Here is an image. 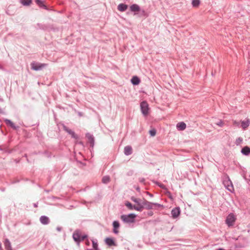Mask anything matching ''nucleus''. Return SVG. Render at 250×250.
I'll use <instances>...</instances> for the list:
<instances>
[{
  "instance_id": "obj_11",
  "label": "nucleus",
  "mask_w": 250,
  "mask_h": 250,
  "mask_svg": "<svg viewBox=\"0 0 250 250\" xmlns=\"http://www.w3.org/2000/svg\"><path fill=\"white\" fill-rule=\"evenodd\" d=\"M4 121L5 123L6 124V125L10 126L13 129L17 130V129L19 128V126L15 125V124L11 120L7 119H5L4 120Z\"/></svg>"
},
{
  "instance_id": "obj_21",
  "label": "nucleus",
  "mask_w": 250,
  "mask_h": 250,
  "mask_svg": "<svg viewBox=\"0 0 250 250\" xmlns=\"http://www.w3.org/2000/svg\"><path fill=\"white\" fill-rule=\"evenodd\" d=\"M177 128L179 130H184L186 128V124L183 122H180L177 125Z\"/></svg>"
},
{
  "instance_id": "obj_15",
  "label": "nucleus",
  "mask_w": 250,
  "mask_h": 250,
  "mask_svg": "<svg viewBox=\"0 0 250 250\" xmlns=\"http://www.w3.org/2000/svg\"><path fill=\"white\" fill-rule=\"evenodd\" d=\"M241 124V127L244 129L245 130L250 125V121L249 119H247L245 121H240Z\"/></svg>"
},
{
  "instance_id": "obj_36",
  "label": "nucleus",
  "mask_w": 250,
  "mask_h": 250,
  "mask_svg": "<svg viewBox=\"0 0 250 250\" xmlns=\"http://www.w3.org/2000/svg\"><path fill=\"white\" fill-rule=\"evenodd\" d=\"M85 244L86 245L89 246L90 245V242L88 240H87L85 242Z\"/></svg>"
},
{
  "instance_id": "obj_2",
  "label": "nucleus",
  "mask_w": 250,
  "mask_h": 250,
  "mask_svg": "<svg viewBox=\"0 0 250 250\" xmlns=\"http://www.w3.org/2000/svg\"><path fill=\"white\" fill-rule=\"evenodd\" d=\"M223 183L224 186L228 190L231 192L234 191V188L232 183L228 175H226L224 177Z\"/></svg>"
},
{
  "instance_id": "obj_26",
  "label": "nucleus",
  "mask_w": 250,
  "mask_h": 250,
  "mask_svg": "<svg viewBox=\"0 0 250 250\" xmlns=\"http://www.w3.org/2000/svg\"><path fill=\"white\" fill-rule=\"evenodd\" d=\"M125 205L130 210L135 209V206L133 205L131 203L129 202H125Z\"/></svg>"
},
{
  "instance_id": "obj_19",
  "label": "nucleus",
  "mask_w": 250,
  "mask_h": 250,
  "mask_svg": "<svg viewBox=\"0 0 250 250\" xmlns=\"http://www.w3.org/2000/svg\"><path fill=\"white\" fill-rule=\"evenodd\" d=\"M64 130L66 132H67L68 133L70 134L72 138H77V136L75 134V132L73 131H72V130L69 129L68 127H67L66 126H64Z\"/></svg>"
},
{
  "instance_id": "obj_4",
  "label": "nucleus",
  "mask_w": 250,
  "mask_h": 250,
  "mask_svg": "<svg viewBox=\"0 0 250 250\" xmlns=\"http://www.w3.org/2000/svg\"><path fill=\"white\" fill-rule=\"evenodd\" d=\"M131 200L135 203L137 206H135V210L139 211H142L143 210L144 200L142 201L140 198H137L134 196L131 197Z\"/></svg>"
},
{
  "instance_id": "obj_33",
  "label": "nucleus",
  "mask_w": 250,
  "mask_h": 250,
  "mask_svg": "<svg viewBox=\"0 0 250 250\" xmlns=\"http://www.w3.org/2000/svg\"><path fill=\"white\" fill-rule=\"evenodd\" d=\"M215 124L219 126L222 127L224 125V123L223 121L219 120L218 122L215 123Z\"/></svg>"
},
{
  "instance_id": "obj_10",
  "label": "nucleus",
  "mask_w": 250,
  "mask_h": 250,
  "mask_svg": "<svg viewBox=\"0 0 250 250\" xmlns=\"http://www.w3.org/2000/svg\"><path fill=\"white\" fill-rule=\"evenodd\" d=\"M112 225L113 227V232L115 234H118L119 232L118 229L120 228V223L117 221H114L113 222Z\"/></svg>"
},
{
  "instance_id": "obj_40",
  "label": "nucleus",
  "mask_w": 250,
  "mask_h": 250,
  "mask_svg": "<svg viewBox=\"0 0 250 250\" xmlns=\"http://www.w3.org/2000/svg\"><path fill=\"white\" fill-rule=\"evenodd\" d=\"M149 195H150V196H151V197H152V196H153V195H152V194H149Z\"/></svg>"
},
{
  "instance_id": "obj_32",
  "label": "nucleus",
  "mask_w": 250,
  "mask_h": 250,
  "mask_svg": "<svg viewBox=\"0 0 250 250\" xmlns=\"http://www.w3.org/2000/svg\"><path fill=\"white\" fill-rule=\"evenodd\" d=\"M233 125L236 127H239L240 126V122H238L235 120L232 121Z\"/></svg>"
},
{
  "instance_id": "obj_38",
  "label": "nucleus",
  "mask_w": 250,
  "mask_h": 250,
  "mask_svg": "<svg viewBox=\"0 0 250 250\" xmlns=\"http://www.w3.org/2000/svg\"><path fill=\"white\" fill-rule=\"evenodd\" d=\"M33 206L35 207V208H37L38 207V203H34L33 204Z\"/></svg>"
},
{
  "instance_id": "obj_24",
  "label": "nucleus",
  "mask_w": 250,
  "mask_h": 250,
  "mask_svg": "<svg viewBox=\"0 0 250 250\" xmlns=\"http://www.w3.org/2000/svg\"><path fill=\"white\" fill-rule=\"evenodd\" d=\"M241 152L245 155H248L250 154V148L247 146H245L242 149Z\"/></svg>"
},
{
  "instance_id": "obj_14",
  "label": "nucleus",
  "mask_w": 250,
  "mask_h": 250,
  "mask_svg": "<svg viewBox=\"0 0 250 250\" xmlns=\"http://www.w3.org/2000/svg\"><path fill=\"white\" fill-rule=\"evenodd\" d=\"M105 243L109 246H116L117 245L113 238L107 237L105 239Z\"/></svg>"
},
{
  "instance_id": "obj_1",
  "label": "nucleus",
  "mask_w": 250,
  "mask_h": 250,
  "mask_svg": "<svg viewBox=\"0 0 250 250\" xmlns=\"http://www.w3.org/2000/svg\"><path fill=\"white\" fill-rule=\"evenodd\" d=\"M87 237V235H82L81 232L79 230H75L73 234V238L74 241L78 244Z\"/></svg>"
},
{
  "instance_id": "obj_6",
  "label": "nucleus",
  "mask_w": 250,
  "mask_h": 250,
  "mask_svg": "<svg viewBox=\"0 0 250 250\" xmlns=\"http://www.w3.org/2000/svg\"><path fill=\"white\" fill-rule=\"evenodd\" d=\"M236 217L234 214L229 213L227 217L226 223L229 227L232 226L236 221Z\"/></svg>"
},
{
  "instance_id": "obj_30",
  "label": "nucleus",
  "mask_w": 250,
  "mask_h": 250,
  "mask_svg": "<svg viewBox=\"0 0 250 250\" xmlns=\"http://www.w3.org/2000/svg\"><path fill=\"white\" fill-rule=\"evenodd\" d=\"M242 142H243V138L241 137H239L236 140L235 144H236V145L238 146V145H240L242 143Z\"/></svg>"
},
{
  "instance_id": "obj_7",
  "label": "nucleus",
  "mask_w": 250,
  "mask_h": 250,
  "mask_svg": "<svg viewBox=\"0 0 250 250\" xmlns=\"http://www.w3.org/2000/svg\"><path fill=\"white\" fill-rule=\"evenodd\" d=\"M47 65V64L46 63H41L36 62H32L31 63V69L35 71L41 70Z\"/></svg>"
},
{
  "instance_id": "obj_27",
  "label": "nucleus",
  "mask_w": 250,
  "mask_h": 250,
  "mask_svg": "<svg viewBox=\"0 0 250 250\" xmlns=\"http://www.w3.org/2000/svg\"><path fill=\"white\" fill-rule=\"evenodd\" d=\"M110 179L109 176H104L102 178V182L104 184H107L110 182Z\"/></svg>"
},
{
  "instance_id": "obj_29",
  "label": "nucleus",
  "mask_w": 250,
  "mask_h": 250,
  "mask_svg": "<svg viewBox=\"0 0 250 250\" xmlns=\"http://www.w3.org/2000/svg\"><path fill=\"white\" fill-rule=\"evenodd\" d=\"M199 4H200L199 0H192V5L193 7H196L199 6Z\"/></svg>"
},
{
  "instance_id": "obj_18",
  "label": "nucleus",
  "mask_w": 250,
  "mask_h": 250,
  "mask_svg": "<svg viewBox=\"0 0 250 250\" xmlns=\"http://www.w3.org/2000/svg\"><path fill=\"white\" fill-rule=\"evenodd\" d=\"M36 4L41 8L47 9V6L44 4V2L42 0H35Z\"/></svg>"
},
{
  "instance_id": "obj_28",
  "label": "nucleus",
  "mask_w": 250,
  "mask_h": 250,
  "mask_svg": "<svg viewBox=\"0 0 250 250\" xmlns=\"http://www.w3.org/2000/svg\"><path fill=\"white\" fill-rule=\"evenodd\" d=\"M92 245H93V249L96 250H99L98 247V243L97 241L96 240H92Z\"/></svg>"
},
{
  "instance_id": "obj_22",
  "label": "nucleus",
  "mask_w": 250,
  "mask_h": 250,
  "mask_svg": "<svg viewBox=\"0 0 250 250\" xmlns=\"http://www.w3.org/2000/svg\"><path fill=\"white\" fill-rule=\"evenodd\" d=\"M4 247L6 250H9L12 249L11 243L8 239H5L4 241Z\"/></svg>"
},
{
  "instance_id": "obj_9",
  "label": "nucleus",
  "mask_w": 250,
  "mask_h": 250,
  "mask_svg": "<svg viewBox=\"0 0 250 250\" xmlns=\"http://www.w3.org/2000/svg\"><path fill=\"white\" fill-rule=\"evenodd\" d=\"M171 215L173 218H177L180 214V208L179 207H176L171 210Z\"/></svg>"
},
{
  "instance_id": "obj_16",
  "label": "nucleus",
  "mask_w": 250,
  "mask_h": 250,
  "mask_svg": "<svg viewBox=\"0 0 250 250\" xmlns=\"http://www.w3.org/2000/svg\"><path fill=\"white\" fill-rule=\"evenodd\" d=\"M132 153V148L131 146H127L124 148V154L125 155H129Z\"/></svg>"
},
{
  "instance_id": "obj_3",
  "label": "nucleus",
  "mask_w": 250,
  "mask_h": 250,
  "mask_svg": "<svg viewBox=\"0 0 250 250\" xmlns=\"http://www.w3.org/2000/svg\"><path fill=\"white\" fill-rule=\"evenodd\" d=\"M163 207V205L158 204V203H153L150 202L149 201H147V200L144 199V203H143V209H153L154 207Z\"/></svg>"
},
{
  "instance_id": "obj_25",
  "label": "nucleus",
  "mask_w": 250,
  "mask_h": 250,
  "mask_svg": "<svg viewBox=\"0 0 250 250\" xmlns=\"http://www.w3.org/2000/svg\"><path fill=\"white\" fill-rule=\"evenodd\" d=\"M32 0H21V3L24 6H29L32 3Z\"/></svg>"
},
{
  "instance_id": "obj_35",
  "label": "nucleus",
  "mask_w": 250,
  "mask_h": 250,
  "mask_svg": "<svg viewBox=\"0 0 250 250\" xmlns=\"http://www.w3.org/2000/svg\"><path fill=\"white\" fill-rule=\"evenodd\" d=\"M139 182L141 183H144L145 181V179L144 178H139Z\"/></svg>"
},
{
  "instance_id": "obj_23",
  "label": "nucleus",
  "mask_w": 250,
  "mask_h": 250,
  "mask_svg": "<svg viewBox=\"0 0 250 250\" xmlns=\"http://www.w3.org/2000/svg\"><path fill=\"white\" fill-rule=\"evenodd\" d=\"M131 82L133 85H138L140 83V80L137 76H133L131 80Z\"/></svg>"
},
{
  "instance_id": "obj_8",
  "label": "nucleus",
  "mask_w": 250,
  "mask_h": 250,
  "mask_svg": "<svg viewBox=\"0 0 250 250\" xmlns=\"http://www.w3.org/2000/svg\"><path fill=\"white\" fill-rule=\"evenodd\" d=\"M141 110L144 116L147 115L148 113V104L146 101H143L140 104Z\"/></svg>"
},
{
  "instance_id": "obj_5",
  "label": "nucleus",
  "mask_w": 250,
  "mask_h": 250,
  "mask_svg": "<svg viewBox=\"0 0 250 250\" xmlns=\"http://www.w3.org/2000/svg\"><path fill=\"white\" fill-rule=\"evenodd\" d=\"M136 215L133 213H130L128 215H122L121 219L125 223H132L135 222V218Z\"/></svg>"
},
{
  "instance_id": "obj_31",
  "label": "nucleus",
  "mask_w": 250,
  "mask_h": 250,
  "mask_svg": "<svg viewBox=\"0 0 250 250\" xmlns=\"http://www.w3.org/2000/svg\"><path fill=\"white\" fill-rule=\"evenodd\" d=\"M150 135L151 136H155L156 134V131L155 129H152L149 130V131Z\"/></svg>"
},
{
  "instance_id": "obj_20",
  "label": "nucleus",
  "mask_w": 250,
  "mask_h": 250,
  "mask_svg": "<svg viewBox=\"0 0 250 250\" xmlns=\"http://www.w3.org/2000/svg\"><path fill=\"white\" fill-rule=\"evenodd\" d=\"M130 9L132 12H139L140 10V8L138 5L133 4L130 6Z\"/></svg>"
},
{
  "instance_id": "obj_17",
  "label": "nucleus",
  "mask_w": 250,
  "mask_h": 250,
  "mask_svg": "<svg viewBox=\"0 0 250 250\" xmlns=\"http://www.w3.org/2000/svg\"><path fill=\"white\" fill-rule=\"evenodd\" d=\"M127 5L124 3H120L118 6V10L121 12H124L127 9Z\"/></svg>"
},
{
  "instance_id": "obj_34",
  "label": "nucleus",
  "mask_w": 250,
  "mask_h": 250,
  "mask_svg": "<svg viewBox=\"0 0 250 250\" xmlns=\"http://www.w3.org/2000/svg\"><path fill=\"white\" fill-rule=\"evenodd\" d=\"M156 184L160 187L161 188L163 189H166V186L163 185V184H161V183H160L159 182H156Z\"/></svg>"
},
{
  "instance_id": "obj_37",
  "label": "nucleus",
  "mask_w": 250,
  "mask_h": 250,
  "mask_svg": "<svg viewBox=\"0 0 250 250\" xmlns=\"http://www.w3.org/2000/svg\"><path fill=\"white\" fill-rule=\"evenodd\" d=\"M148 214L149 216H152L153 214V213L152 211H150L148 213Z\"/></svg>"
},
{
  "instance_id": "obj_13",
  "label": "nucleus",
  "mask_w": 250,
  "mask_h": 250,
  "mask_svg": "<svg viewBox=\"0 0 250 250\" xmlns=\"http://www.w3.org/2000/svg\"><path fill=\"white\" fill-rule=\"evenodd\" d=\"M41 223L43 225H47L50 222L49 218L46 216L43 215L40 218Z\"/></svg>"
},
{
  "instance_id": "obj_39",
  "label": "nucleus",
  "mask_w": 250,
  "mask_h": 250,
  "mask_svg": "<svg viewBox=\"0 0 250 250\" xmlns=\"http://www.w3.org/2000/svg\"><path fill=\"white\" fill-rule=\"evenodd\" d=\"M136 189L137 190H138V191H140V188H139V187H137V188H136Z\"/></svg>"
},
{
  "instance_id": "obj_12",
  "label": "nucleus",
  "mask_w": 250,
  "mask_h": 250,
  "mask_svg": "<svg viewBox=\"0 0 250 250\" xmlns=\"http://www.w3.org/2000/svg\"><path fill=\"white\" fill-rule=\"evenodd\" d=\"M86 137L88 140L90 146L93 147L94 145V138L93 136L90 133H87L86 134Z\"/></svg>"
}]
</instances>
